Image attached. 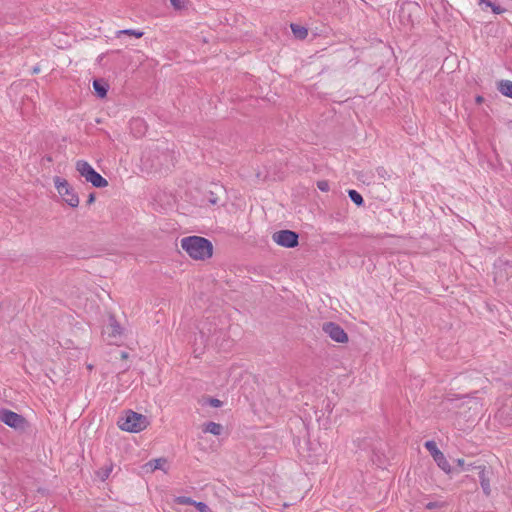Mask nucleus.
<instances>
[{"instance_id": "f257e3e1", "label": "nucleus", "mask_w": 512, "mask_h": 512, "mask_svg": "<svg viewBox=\"0 0 512 512\" xmlns=\"http://www.w3.org/2000/svg\"><path fill=\"white\" fill-rule=\"evenodd\" d=\"M181 249L194 261L204 262L213 256L212 242L201 236H186L180 240Z\"/></svg>"}, {"instance_id": "f03ea898", "label": "nucleus", "mask_w": 512, "mask_h": 512, "mask_svg": "<svg viewBox=\"0 0 512 512\" xmlns=\"http://www.w3.org/2000/svg\"><path fill=\"white\" fill-rule=\"evenodd\" d=\"M149 425L148 417L131 409L124 410L117 420L118 428L129 433H140L147 429Z\"/></svg>"}, {"instance_id": "7ed1b4c3", "label": "nucleus", "mask_w": 512, "mask_h": 512, "mask_svg": "<svg viewBox=\"0 0 512 512\" xmlns=\"http://www.w3.org/2000/svg\"><path fill=\"white\" fill-rule=\"evenodd\" d=\"M53 184L58 196L63 203L67 204L71 208H77L79 206V195L67 179L60 176H55L53 178Z\"/></svg>"}, {"instance_id": "20e7f679", "label": "nucleus", "mask_w": 512, "mask_h": 512, "mask_svg": "<svg viewBox=\"0 0 512 512\" xmlns=\"http://www.w3.org/2000/svg\"><path fill=\"white\" fill-rule=\"evenodd\" d=\"M75 169L78 174L92 186L96 188H105L108 186V181L102 177L88 161L77 160L75 162Z\"/></svg>"}, {"instance_id": "39448f33", "label": "nucleus", "mask_w": 512, "mask_h": 512, "mask_svg": "<svg viewBox=\"0 0 512 512\" xmlns=\"http://www.w3.org/2000/svg\"><path fill=\"white\" fill-rule=\"evenodd\" d=\"M273 241L282 247L293 248L298 245V235L291 230H280L272 235Z\"/></svg>"}, {"instance_id": "423d86ee", "label": "nucleus", "mask_w": 512, "mask_h": 512, "mask_svg": "<svg viewBox=\"0 0 512 512\" xmlns=\"http://www.w3.org/2000/svg\"><path fill=\"white\" fill-rule=\"evenodd\" d=\"M322 329L333 341L337 343L345 344L349 340L348 334L344 329L334 322L324 323Z\"/></svg>"}, {"instance_id": "0eeeda50", "label": "nucleus", "mask_w": 512, "mask_h": 512, "mask_svg": "<svg viewBox=\"0 0 512 512\" xmlns=\"http://www.w3.org/2000/svg\"><path fill=\"white\" fill-rule=\"evenodd\" d=\"M0 421L14 429H22L26 425V420L23 416L8 409L0 410Z\"/></svg>"}, {"instance_id": "6e6552de", "label": "nucleus", "mask_w": 512, "mask_h": 512, "mask_svg": "<svg viewBox=\"0 0 512 512\" xmlns=\"http://www.w3.org/2000/svg\"><path fill=\"white\" fill-rule=\"evenodd\" d=\"M104 335L110 344H117L123 334V329L120 324L113 318L103 331Z\"/></svg>"}, {"instance_id": "1a4fd4ad", "label": "nucleus", "mask_w": 512, "mask_h": 512, "mask_svg": "<svg viewBox=\"0 0 512 512\" xmlns=\"http://www.w3.org/2000/svg\"><path fill=\"white\" fill-rule=\"evenodd\" d=\"M166 464H167V460L165 458H157V459H153V460H150L149 462H147L143 466V469L146 472H154L155 470H158V469L164 470Z\"/></svg>"}, {"instance_id": "9d476101", "label": "nucleus", "mask_w": 512, "mask_h": 512, "mask_svg": "<svg viewBox=\"0 0 512 512\" xmlns=\"http://www.w3.org/2000/svg\"><path fill=\"white\" fill-rule=\"evenodd\" d=\"M202 431L204 433H209V434H212L215 436H219L223 431V427L221 424L216 423V422H207L202 425Z\"/></svg>"}, {"instance_id": "9b49d317", "label": "nucleus", "mask_w": 512, "mask_h": 512, "mask_svg": "<svg viewBox=\"0 0 512 512\" xmlns=\"http://www.w3.org/2000/svg\"><path fill=\"white\" fill-rule=\"evenodd\" d=\"M479 469H480V473H479L480 484L483 489V492L488 496L491 493L490 479L487 476L486 469L484 466L479 467Z\"/></svg>"}, {"instance_id": "f8f14e48", "label": "nucleus", "mask_w": 512, "mask_h": 512, "mask_svg": "<svg viewBox=\"0 0 512 512\" xmlns=\"http://www.w3.org/2000/svg\"><path fill=\"white\" fill-rule=\"evenodd\" d=\"M198 403L201 406H211L213 408H220L223 405L221 400L210 396H203L201 399H199Z\"/></svg>"}, {"instance_id": "ddd939ff", "label": "nucleus", "mask_w": 512, "mask_h": 512, "mask_svg": "<svg viewBox=\"0 0 512 512\" xmlns=\"http://www.w3.org/2000/svg\"><path fill=\"white\" fill-rule=\"evenodd\" d=\"M93 88H94L96 94L100 98L106 97L107 91H108V86H107V84L105 82L100 81V80H94L93 81Z\"/></svg>"}, {"instance_id": "4468645a", "label": "nucleus", "mask_w": 512, "mask_h": 512, "mask_svg": "<svg viewBox=\"0 0 512 512\" xmlns=\"http://www.w3.org/2000/svg\"><path fill=\"white\" fill-rule=\"evenodd\" d=\"M498 90L504 96L512 98V81L502 80L498 83Z\"/></svg>"}, {"instance_id": "2eb2a0df", "label": "nucleus", "mask_w": 512, "mask_h": 512, "mask_svg": "<svg viewBox=\"0 0 512 512\" xmlns=\"http://www.w3.org/2000/svg\"><path fill=\"white\" fill-rule=\"evenodd\" d=\"M290 27L296 38L303 40L308 36V30L304 26L291 24Z\"/></svg>"}, {"instance_id": "dca6fc26", "label": "nucleus", "mask_w": 512, "mask_h": 512, "mask_svg": "<svg viewBox=\"0 0 512 512\" xmlns=\"http://www.w3.org/2000/svg\"><path fill=\"white\" fill-rule=\"evenodd\" d=\"M434 461L442 471H444L447 474L451 473V465L447 458L445 457L444 453L441 456H439V458H436Z\"/></svg>"}, {"instance_id": "f3484780", "label": "nucleus", "mask_w": 512, "mask_h": 512, "mask_svg": "<svg viewBox=\"0 0 512 512\" xmlns=\"http://www.w3.org/2000/svg\"><path fill=\"white\" fill-rule=\"evenodd\" d=\"M479 5H485L486 7H490V9H492V11L495 14H501V13L504 12L503 8H501L500 6L495 5L494 3H492L489 0H479Z\"/></svg>"}, {"instance_id": "a211bd4d", "label": "nucleus", "mask_w": 512, "mask_h": 512, "mask_svg": "<svg viewBox=\"0 0 512 512\" xmlns=\"http://www.w3.org/2000/svg\"><path fill=\"white\" fill-rule=\"evenodd\" d=\"M171 5L176 10H184L188 7V0H170Z\"/></svg>"}, {"instance_id": "6ab92c4d", "label": "nucleus", "mask_w": 512, "mask_h": 512, "mask_svg": "<svg viewBox=\"0 0 512 512\" xmlns=\"http://www.w3.org/2000/svg\"><path fill=\"white\" fill-rule=\"evenodd\" d=\"M350 199L358 206L363 204L362 196L356 190H349L348 192Z\"/></svg>"}, {"instance_id": "aec40b11", "label": "nucleus", "mask_w": 512, "mask_h": 512, "mask_svg": "<svg viewBox=\"0 0 512 512\" xmlns=\"http://www.w3.org/2000/svg\"><path fill=\"white\" fill-rule=\"evenodd\" d=\"M120 34H125V35L133 36L136 38H141L144 35V33L142 31L133 30V29L121 30L118 32V35H120Z\"/></svg>"}, {"instance_id": "412c9836", "label": "nucleus", "mask_w": 512, "mask_h": 512, "mask_svg": "<svg viewBox=\"0 0 512 512\" xmlns=\"http://www.w3.org/2000/svg\"><path fill=\"white\" fill-rule=\"evenodd\" d=\"M424 446L429 451V453L431 455L439 450V448L437 447L436 442L433 441V440L426 441Z\"/></svg>"}, {"instance_id": "4be33fe9", "label": "nucleus", "mask_w": 512, "mask_h": 512, "mask_svg": "<svg viewBox=\"0 0 512 512\" xmlns=\"http://www.w3.org/2000/svg\"><path fill=\"white\" fill-rule=\"evenodd\" d=\"M176 503L182 504V505H194V500H192L189 497L181 496L176 498Z\"/></svg>"}, {"instance_id": "5701e85b", "label": "nucleus", "mask_w": 512, "mask_h": 512, "mask_svg": "<svg viewBox=\"0 0 512 512\" xmlns=\"http://www.w3.org/2000/svg\"><path fill=\"white\" fill-rule=\"evenodd\" d=\"M317 188L322 192H327L329 190V183L326 180H321L317 182Z\"/></svg>"}, {"instance_id": "b1692460", "label": "nucleus", "mask_w": 512, "mask_h": 512, "mask_svg": "<svg viewBox=\"0 0 512 512\" xmlns=\"http://www.w3.org/2000/svg\"><path fill=\"white\" fill-rule=\"evenodd\" d=\"M466 404L469 409H474L476 414L479 413V403L476 400H468Z\"/></svg>"}, {"instance_id": "393cba45", "label": "nucleus", "mask_w": 512, "mask_h": 512, "mask_svg": "<svg viewBox=\"0 0 512 512\" xmlns=\"http://www.w3.org/2000/svg\"><path fill=\"white\" fill-rule=\"evenodd\" d=\"M194 506L200 512H208L209 511L208 506L205 503H203V502H196V501H194Z\"/></svg>"}, {"instance_id": "a878e982", "label": "nucleus", "mask_w": 512, "mask_h": 512, "mask_svg": "<svg viewBox=\"0 0 512 512\" xmlns=\"http://www.w3.org/2000/svg\"><path fill=\"white\" fill-rule=\"evenodd\" d=\"M95 199H96V197H95L94 193L89 194L88 199H87V204L88 205L93 204L95 202Z\"/></svg>"}, {"instance_id": "bb28decb", "label": "nucleus", "mask_w": 512, "mask_h": 512, "mask_svg": "<svg viewBox=\"0 0 512 512\" xmlns=\"http://www.w3.org/2000/svg\"><path fill=\"white\" fill-rule=\"evenodd\" d=\"M443 454V452L439 449L437 452L433 453L431 456L433 458V460H435L436 458H439V456H441Z\"/></svg>"}, {"instance_id": "cd10ccee", "label": "nucleus", "mask_w": 512, "mask_h": 512, "mask_svg": "<svg viewBox=\"0 0 512 512\" xmlns=\"http://www.w3.org/2000/svg\"><path fill=\"white\" fill-rule=\"evenodd\" d=\"M457 464H458V466H460V467H464V464H465L464 459H462V458L457 459Z\"/></svg>"}, {"instance_id": "c85d7f7f", "label": "nucleus", "mask_w": 512, "mask_h": 512, "mask_svg": "<svg viewBox=\"0 0 512 512\" xmlns=\"http://www.w3.org/2000/svg\"><path fill=\"white\" fill-rule=\"evenodd\" d=\"M435 507H437V504H436V503L430 502V503H428V504H427V508H428V509H433V508H435Z\"/></svg>"}, {"instance_id": "c756f323", "label": "nucleus", "mask_w": 512, "mask_h": 512, "mask_svg": "<svg viewBox=\"0 0 512 512\" xmlns=\"http://www.w3.org/2000/svg\"><path fill=\"white\" fill-rule=\"evenodd\" d=\"M476 102L477 103H482L483 102V97L482 96H477L476 97Z\"/></svg>"}, {"instance_id": "7c9ffc66", "label": "nucleus", "mask_w": 512, "mask_h": 512, "mask_svg": "<svg viewBox=\"0 0 512 512\" xmlns=\"http://www.w3.org/2000/svg\"><path fill=\"white\" fill-rule=\"evenodd\" d=\"M127 356H128L127 353L122 354V358H127Z\"/></svg>"}]
</instances>
